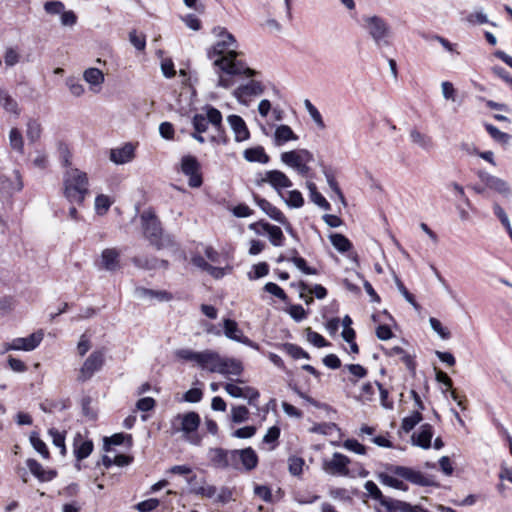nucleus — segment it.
<instances>
[{"instance_id": "obj_45", "label": "nucleus", "mask_w": 512, "mask_h": 512, "mask_svg": "<svg viewBox=\"0 0 512 512\" xmlns=\"http://www.w3.org/2000/svg\"><path fill=\"white\" fill-rule=\"evenodd\" d=\"M112 205V201L108 196L100 194L95 199V210L98 215H104Z\"/></svg>"}, {"instance_id": "obj_55", "label": "nucleus", "mask_w": 512, "mask_h": 512, "mask_svg": "<svg viewBox=\"0 0 512 512\" xmlns=\"http://www.w3.org/2000/svg\"><path fill=\"white\" fill-rule=\"evenodd\" d=\"M264 291L274 295L282 301H287L288 297L285 291L273 282H268L264 285Z\"/></svg>"}, {"instance_id": "obj_15", "label": "nucleus", "mask_w": 512, "mask_h": 512, "mask_svg": "<svg viewBox=\"0 0 512 512\" xmlns=\"http://www.w3.org/2000/svg\"><path fill=\"white\" fill-rule=\"evenodd\" d=\"M237 454L236 465L232 466L233 469H239L240 463L247 470H253L258 464V456L256 452L251 448H245L241 450H234Z\"/></svg>"}, {"instance_id": "obj_39", "label": "nucleus", "mask_w": 512, "mask_h": 512, "mask_svg": "<svg viewBox=\"0 0 512 512\" xmlns=\"http://www.w3.org/2000/svg\"><path fill=\"white\" fill-rule=\"evenodd\" d=\"M304 106H305L308 114L310 115V117L314 121V123L320 129H324L325 128V123L323 121V118H322L320 112L318 111V109L312 104V102L310 100L306 99L304 101Z\"/></svg>"}, {"instance_id": "obj_6", "label": "nucleus", "mask_w": 512, "mask_h": 512, "mask_svg": "<svg viewBox=\"0 0 512 512\" xmlns=\"http://www.w3.org/2000/svg\"><path fill=\"white\" fill-rule=\"evenodd\" d=\"M104 365V353L101 350L93 351L84 361L79 369L77 380L84 383L92 378V376L101 370Z\"/></svg>"}, {"instance_id": "obj_61", "label": "nucleus", "mask_w": 512, "mask_h": 512, "mask_svg": "<svg viewBox=\"0 0 512 512\" xmlns=\"http://www.w3.org/2000/svg\"><path fill=\"white\" fill-rule=\"evenodd\" d=\"M466 21L473 25L474 24L482 25V24H486L489 22L487 15L482 10H476V11L470 13L467 16Z\"/></svg>"}, {"instance_id": "obj_53", "label": "nucleus", "mask_w": 512, "mask_h": 512, "mask_svg": "<svg viewBox=\"0 0 512 512\" xmlns=\"http://www.w3.org/2000/svg\"><path fill=\"white\" fill-rule=\"evenodd\" d=\"M175 355L179 359H182L185 361H192L198 365L200 352H196L191 349H178L175 351Z\"/></svg>"}, {"instance_id": "obj_50", "label": "nucleus", "mask_w": 512, "mask_h": 512, "mask_svg": "<svg viewBox=\"0 0 512 512\" xmlns=\"http://www.w3.org/2000/svg\"><path fill=\"white\" fill-rule=\"evenodd\" d=\"M43 8L45 12L49 15H61L63 10L65 9V5L61 1L51 0L45 2Z\"/></svg>"}, {"instance_id": "obj_47", "label": "nucleus", "mask_w": 512, "mask_h": 512, "mask_svg": "<svg viewBox=\"0 0 512 512\" xmlns=\"http://www.w3.org/2000/svg\"><path fill=\"white\" fill-rule=\"evenodd\" d=\"M304 459L297 456H292L288 459V469L291 475L299 476L303 471Z\"/></svg>"}, {"instance_id": "obj_18", "label": "nucleus", "mask_w": 512, "mask_h": 512, "mask_svg": "<svg viewBox=\"0 0 512 512\" xmlns=\"http://www.w3.org/2000/svg\"><path fill=\"white\" fill-rule=\"evenodd\" d=\"M221 356L212 350H205L200 352V357L198 361V366H200L202 369H206L212 373H218V370H220L219 365L221 361Z\"/></svg>"}, {"instance_id": "obj_31", "label": "nucleus", "mask_w": 512, "mask_h": 512, "mask_svg": "<svg viewBox=\"0 0 512 512\" xmlns=\"http://www.w3.org/2000/svg\"><path fill=\"white\" fill-rule=\"evenodd\" d=\"M84 80L91 85V89L101 86L104 82V74L98 68H88L83 73Z\"/></svg>"}, {"instance_id": "obj_13", "label": "nucleus", "mask_w": 512, "mask_h": 512, "mask_svg": "<svg viewBox=\"0 0 512 512\" xmlns=\"http://www.w3.org/2000/svg\"><path fill=\"white\" fill-rule=\"evenodd\" d=\"M180 171L189 178L188 184L192 188H198L202 185L200 162H181Z\"/></svg>"}, {"instance_id": "obj_28", "label": "nucleus", "mask_w": 512, "mask_h": 512, "mask_svg": "<svg viewBox=\"0 0 512 512\" xmlns=\"http://www.w3.org/2000/svg\"><path fill=\"white\" fill-rule=\"evenodd\" d=\"M136 293H137L138 297H140L142 299H150V300L156 299L160 302L170 301L172 299V295L169 292L164 291V290L156 291V290L147 289V288H137Z\"/></svg>"}, {"instance_id": "obj_17", "label": "nucleus", "mask_w": 512, "mask_h": 512, "mask_svg": "<svg viewBox=\"0 0 512 512\" xmlns=\"http://www.w3.org/2000/svg\"><path fill=\"white\" fill-rule=\"evenodd\" d=\"M253 199L259 208L267 214L271 219L277 221L278 223L285 225L286 217L284 214L274 205H272L269 201L264 198H261L259 195L253 193Z\"/></svg>"}, {"instance_id": "obj_21", "label": "nucleus", "mask_w": 512, "mask_h": 512, "mask_svg": "<svg viewBox=\"0 0 512 512\" xmlns=\"http://www.w3.org/2000/svg\"><path fill=\"white\" fill-rule=\"evenodd\" d=\"M227 122L234 132L236 141H244L249 138V130L245 121L238 115H229Z\"/></svg>"}, {"instance_id": "obj_7", "label": "nucleus", "mask_w": 512, "mask_h": 512, "mask_svg": "<svg viewBox=\"0 0 512 512\" xmlns=\"http://www.w3.org/2000/svg\"><path fill=\"white\" fill-rule=\"evenodd\" d=\"M22 188L23 182L18 170L0 174V194L3 197H11L21 191Z\"/></svg>"}, {"instance_id": "obj_51", "label": "nucleus", "mask_w": 512, "mask_h": 512, "mask_svg": "<svg viewBox=\"0 0 512 512\" xmlns=\"http://www.w3.org/2000/svg\"><path fill=\"white\" fill-rule=\"evenodd\" d=\"M9 141L12 149L22 151L23 149V137L21 132L17 128H12L9 132Z\"/></svg>"}, {"instance_id": "obj_63", "label": "nucleus", "mask_w": 512, "mask_h": 512, "mask_svg": "<svg viewBox=\"0 0 512 512\" xmlns=\"http://www.w3.org/2000/svg\"><path fill=\"white\" fill-rule=\"evenodd\" d=\"M403 502L404 501L386 497L382 500L380 505L385 507L386 512H400V509H402L400 504H403Z\"/></svg>"}, {"instance_id": "obj_60", "label": "nucleus", "mask_w": 512, "mask_h": 512, "mask_svg": "<svg viewBox=\"0 0 512 512\" xmlns=\"http://www.w3.org/2000/svg\"><path fill=\"white\" fill-rule=\"evenodd\" d=\"M160 502L156 498H150L139 502L135 507L139 512H151L159 506Z\"/></svg>"}, {"instance_id": "obj_38", "label": "nucleus", "mask_w": 512, "mask_h": 512, "mask_svg": "<svg viewBox=\"0 0 512 512\" xmlns=\"http://www.w3.org/2000/svg\"><path fill=\"white\" fill-rule=\"evenodd\" d=\"M132 262L138 268L152 270L158 268L159 259L156 257H133Z\"/></svg>"}, {"instance_id": "obj_14", "label": "nucleus", "mask_w": 512, "mask_h": 512, "mask_svg": "<svg viewBox=\"0 0 512 512\" xmlns=\"http://www.w3.org/2000/svg\"><path fill=\"white\" fill-rule=\"evenodd\" d=\"M260 226L268 235L273 246L279 247L283 245L284 235L280 227L272 225L265 221H259L250 224L249 228L259 233L257 227Z\"/></svg>"}, {"instance_id": "obj_40", "label": "nucleus", "mask_w": 512, "mask_h": 512, "mask_svg": "<svg viewBox=\"0 0 512 512\" xmlns=\"http://www.w3.org/2000/svg\"><path fill=\"white\" fill-rule=\"evenodd\" d=\"M379 480L382 484L392 487L394 489L403 491H406L408 489L407 485L403 481L385 473L379 475Z\"/></svg>"}, {"instance_id": "obj_62", "label": "nucleus", "mask_w": 512, "mask_h": 512, "mask_svg": "<svg viewBox=\"0 0 512 512\" xmlns=\"http://www.w3.org/2000/svg\"><path fill=\"white\" fill-rule=\"evenodd\" d=\"M493 212L504 228H508L509 226H511L507 213L497 202L493 203Z\"/></svg>"}, {"instance_id": "obj_33", "label": "nucleus", "mask_w": 512, "mask_h": 512, "mask_svg": "<svg viewBox=\"0 0 512 512\" xmlns=\"http://www.w3.org/2000/svg\"><path fill=\"white\" fill-rule=\"evenodd\" d=\"M308 189L310 192V199L314 204H316L317 206L324 210H330V203L325 199V197L320 192H318L317 187L314 183H308Z\"/></svg>"}, {"instance_id": "obj_49", "label": "nucleus", "mask_w": 512, "mask_h": 512, "mask_svg": "<svg viewBox=\"0 0 512 512\" xmlns=\"http://www.w3.org/2000/svg\"><path fill=\"white\" fill-rule=\"evenodd\" d=\"M30 442L33 448L45 459L49 458V450L46 444L38 437L37 434L33 433L30 436Z\"/></svg>"}, {"instance_id": "obj_34", "label": "nucleus", "mask_w": 512, "mask_h": 512, "mask_svg": "<svg viewBox=\"0 0 512 512\" xmlns=\"http://www.w3.org/2000/svg\"><path fill=\"white\" fill-rule=\"evenodd\" d=\"M275 142L277 144H282L289 140H296L297 136L294 134L292 129L287 125H280L275 130Z\"/></svg>"}, {"instance_id": "obj_20", "label": "nucleus", "mask_w": 512, "mask_h": 512, "mask_svg": "<svg viewBox=\"0 0 512 512\" xmlns=\"http://www.w3.org/2000/svg\"><path fill=\"white\" fill-rule=\"evenodd\" d=\"M478 175L480 179L489 187L490 189H493L497 191L498 193L508 196L511 193V189L508 185V183L500 178H497L495 176L489 175L486 172L479 171Z\"/></svg>"}, {"instance_id": "obj_5", "label": "nucleus", "mask_w": 512, "mask_h": 512, "mask_svg": "<svg viewBox=\"0 0 512 512\" xmlns=\"http://www.w3.org/2000/svg\"><path fill=\"white\" fill-rule=\"evenodd\" d=\"M363 28L378 48L390 45L391 27L385 19L380 16H363Z\"/></svg>"}, {"instance_id": "obj_42", "label": "nucleus", "mask_w": 512, "mask_h": 512, "mask_svg": "<svg viewBox=\"0 0 512 512\" xmlns=\"http://www.w3.org/2000/svg\"><path fill=\"white\" fill-rule=\"evenodd\" d=\"M422 421V414L414 411L410 416L403 418L401 428L406 432H410L418 423Z\"/></svg>"}, {"instance_id": "obj_32", "label": "nucleus", "mask_w": 512, "mask_h": 512, "mask_svg": "<svg viewBox=\"0 0 512 512\" xmlns=\"http://www.w3.org/2000/svg\"><path fill=\"white\" fill-rule=\"evenodd\" d=\"M333 247L340 253H345L352 248L351 241L343 234L333 233L329 235Z\"/></svg>"}, {"instance_id": "obj_64", "label": "nucleus", "mask_w": 512, "mask_h": 512, "mask_svg": "<svg viewBox=\"0 0 512 512\" xmlns=\"http://www.w3.org/2000/svg\"><path fill=\"white\" fill-rule=\"evenodd\" d=\"M288 312H289V315L291 316V318L293 320H295L296 322L302 321L307 316V312L299 304L291 305Z\"/></svg>"}, {"instance_id": "obj_8", "label": "nucleus", "mask_w": 512, "mask_h": 512, "mask_svg": "<svg viewBox=\"0 0 512 512\" xmlns=\"http://www.w3.org/2000/svg\"><path fill=\"white\" fill-rule=\"evenodd\" d=\"M390 471L400 477L403 478L412 484L419 485V486H432L434 485V482L426 477L423 473L420 471L414 470L409 467L405 466H392L390 468Z\"/></svg>"}, {"instance_id": "obj_52", "label": "nucleus", "mask_w": 512, "mask_h": 512, "mask_svg": "<svg viewBox=\"0 0 512 512\" xmlns=\"http://www.w3.org/2000/svg\"><path fill=\"white\" fill-rule=\"evenodd\" d=\"M307 332V340L311 342L314 346L318 348H322L325 346H328L329 343L326 341V339L320 335L317 332L312 331L310 327L306 329Z\"/></svg>"}, {"instance_id": "obj_41", "label": "nucleus", "mask_w": 512, "mask_h": 512, "mask_svg": "<svg viewBox=\"0 0 512 512\" xmlns=\"http://www.w3.org/2000/svg\"><path fill=\"white\" fill-rule=\"evenodd\" d=\"M287 261L292 262L301 272L306 275L318 274L317 269L308 266L306 260L300 256H292L288 258Z\"/></svg>"}, {"instance_id": "obj_2", "label": "nucleus", "mask_w": 512, "mask_h": 512, "mask_svg": "<svg viewBox=\"0 0 512 512\" xmlns=\"http://www.w3.org/2000/svg\"><path fill=\"white\" fill-rule=\"evenodd\" d=\"M238 52L228 48L225 42L219 40L208 50V57L213 61V65L229 75H245L250 78L256 74V71L247 67L246 64L237 60Z\"/></svg>"}, {"instance_id": "obj_35", "label": "nucleus", "mask_w": 512, "mask_h": 512, "mask_svg": "<svg viewBox=\"0 0 512 512\" xmlns=\"http://www.w3.org/2000/svg\"><path fill=\"white\" fill-rule=\"evenodd\" d=\"M0 104L7 112L15 115L19 114L17 102L2 88H0Z\"/></svg>"}, {"instance_id": "obj_46", "label": "nucleus", "mask_w": 512, "mask_h": 512, "mask_svg": "<svg viewBox=\"0 0 512 512\" xmlns=\"http://www.w3.org/2000/svg\"><path fill=\"white\" fill-rule=\"evenodd\" d=\"M249 417V410L247 407L241 405V406H235L231 409V418L234 423H242L248 420Z\"/></svg>"}, {"instance_id": "obj_11", "label": "nucleus", "mask_w": 512, "mask_h": 512, "mask_svg": "<svg viewBox=\"0 0 512 512\" xmlns=\"http://www.w3.org/2000/svg\"><path fill=\"white\" fill-rule=\"evenodd\" d=\"M224 334L227 338L242 343L246 346H249L255 350H259L260 346L256 342L249 339L247 336H244L242 331L239 329L236 321L232 319H224Z\"/></svg>"}, {"instance_id": "obj_3", "label": "nucleus", "mask_w": 512, "mask_h": 512, "mask_svg": "<svg viewBox=\"0 0 512 512\" xmlns=\"http://www.w3.org/2000/svg\"><path fill=\"white\" fill-rule=\"evenodd\" d=\"M63 175V194L70 204L82 205L89 195V179L86 172L66 162Z\"/></svg>"}, {"instance_id": "obj_59", "label": "nucleus", "mask_w": 512, "mask_h": 512, "mask_svg": "<svg viewBox=\"0 0 512 512\" xmlns=\"http://www.w3.org/2000/svg\"><path fill=\"white\" fill-rule=\"evenodd\" d=\"M286 203L293 208H300L304 204L302 194L298 190H292L288 193Z\"/></svg>"}, {"instance_id": "obj_56", "label": "nucleus", "mask_w": 512, "mask_h": 512, "mask_svg": "<svg viewBox=\"0 0 512 512\" xmlns=\"http://www.w3.org/2000/svg\"><path fill=\"white\" fill-rule=\"evenodd\" d=\"M364 488L368 492L369 496H371L373 499L377 500L379 503H381L382 500L386 498L382 494V492L378 488V486L373 481H371V480L367 481L364 484Z\"/></svg>"}, {"instance_id": "obj_37", "label": "nucleus", "mask_w": 512, "mask_h": 512, "mask_svg": "<svg viewBox=\"0 0 512 512\" xmlns=\"http://www.w3.org/2000/svg\"><path fill=\"white\" fill-rule=\"evenodd\" d=\"M41 133H42L41 124L35 119H30L27 122V129H26L27 139L30 142L34 143L40 139Z\"/></svg>"}, {"instance_id": "obj_44", "label": "nucleus", "mask_w": 512, "mask_h": 512, "mask_svg": "<svg viewBox=\"0 0 512 512\" xmlns=\"http://www.w3.org/2000/svg\"><path fill=\"white\" fill-rule=\"evenodd\" d=\"M244 158L245 160H269L264 148L261 146L246 149L244 151Z\"/></svg>"}, {"instance_id": "obj_26", "label": "nucleus", "mask_w": 512, "mask_h": 512, "mask_svg": "<svg viewBox=\"0 0 512 512\" xmlns=\"http://www.w3.org/2000/svg\"><path fill=\"white\" fill-rule=\"evenodd\" d=\"M93 451V442L91 440H83L78 434L74 439V453L77 460L87 458Z\"/></svg>"}, {"instance_id": "obj_4", "label": "nucleus", "mask_w": 512, "mask_h": 512, "mask_svg": "<svg viewBox=\"0 0 512 512\" xmlns=\"http://www.w3.org/2000/svg\"><path fill=\"white\" fill-rule=\"evenodd\" d=\"M140 219L145 237L149 240L151 245L156 247V249L161 250L175 245V242L170 235L163 234L161 222L154 211H143Z\"/></svg>"}, {"instance_id": "obj_57", "label": "nucleus", "mask_w": 512, "mask_h": 512, "mask_svg": "<svg viewBox=\"0 0 512 512\" xmlns=\"http://www.w3.org/2000/svg\"><path fill=\"white\" fill-rule=\"evenodd\" d=\"M429 323L432 330L436 332L442 339L446 340L450 338V332L442 326V323L438 319L431 317L429 319Z\"/></svg>"}, {"instance_id": "obj_29", "label": "nucleus", "mask_w": 512, "mask_h": 512, "mask_svg": "<svg viewBox=\"0 0 512 512\" xmlns=\"http://www.w3.org/2000/svg\"><path fill=\"white\" fill-rule=\"evenodd\" d=\"M181 419V430L185 433L196 431L200 425V417L196 412H188Z\"/></svg>"}, {"instance_id": "obj_10", "label": "nucleus", "mask_w": 512, "mask_h": 512, "mask_svg": "<svg viewBox=\"0 0 512 512\" xmlns=\"http://www.w3.org/2000/svg\"><path fill=\"white\" fill-rule=\"evenodd\" d=\"M350 460L347 456L335 452L331 460L323 462V470L331 475L347 476L349 474L348 464Z\"/></svg>"}, {"instance_id": "obj_54", "label": "nucleus", "mask_w": 512, "mask_h": 512, "mask_svg": "<svg viewBox=\"0 0 512 512\" xmlns=\"http://www.w3.org/2000/svg\"><path fill=\"white\" fill-rule=\"evenodd\" d=\"M395 284L399 290V292L403 295V297L405 298V300L407 302H409L414 308L418 309L419 308V305L418 303L416 302L415 300V297L413 294H411L407 288L404 286V284L402 283V281L397 277L395 276Z\"/></svg>"}, {"instance_id": "obj_43", "label": "nucleus", "mask_w": 512, "mask_h": 512, "mask_svg": "<svg viewBox=\"0 0 512 512\" xmlns=\"http://www.w3.org/2000/svg\"><path fill=\"white\" fill-rule=\"evenodd\" d=\"M283 349L293 359H299V358L309 359L310 358L309 354L296 344L285 343V344H283Z\"/></svg>"}, {"instance_id": "obj_58", "label": "nucleus", "mask_w": 512, "mask_h": 512, "mask_svg": "<svg viewBox=\"0 0 512 512\" xmlns=\"http://www.w3.org/2000/svg\"><path fill=\"white\" fill-rule=\"evenodd\" d=\"M66 85L73 96L80 97L84 94V86L79 82V80L75 78H68L66 80Z\"/></svg>"}, {"instance_id": "obj_36", "label": "nucleus", "mask_w": 512, "mask_h": 512, "mask_svg": "<svg viewBox=\"0 0 512 512\" xmlns=\"http://www.w3.org/2000/svg\"><path fill=\"white\" fill-rule=\"evenodd\" d=\"M314 154L306 149L292 150L284 152L281 155V160H313Z\"/></svg>"}, {"instance_id": "obj_16", "label": "nucleus", "mask_w": 512, "mask_h": 512, "mask_svg": "<svg viewBox=\"0 0 512 512\" xmlns=\"http://www.w3.org/2000/svg\"><path fill=\"white\" fill-rule=\"evenodd\" d=\"M100 268L114 272L120 268V251L116 248H106L101 253Z\"/></svg>"}, {"instance_id": "obj_27", "label": "nucleus", "mask_w": 512, "mask_h": 512, "mask_svg": "<svg viewBox=\"0 0 512 512\" xmlns=\"http://www.w3.org/2000/svg\"><path fill=\"white\" fill-rule=\"evenodd\" d=\"M409 138H410V142L413 145H415L423 150H428L433 145L431 137L429 135L421 132L417 128H412L410 130Z\"/></svg>"}, {"instance_id": "obj_19", "label": "nucleus", "mask_w": 512, "mask_h": 512, "mask_svg": "<svg viewBox=\"0 0 512 512\" xmlns=\"http://www.w3.org/2000/svg\"><path fill=\"white\" fill-rule=\"evenodd\" d=\"M269 182L275 189L288 188L292 186V182L289 178L281 171L271 170L265 173V177L257 181V184Z\"/></svg>"}, {"instance_id": "obj_48", "label": "nucleus", "mask_w": 512, "mask_h": 512, "mask_svg": "<svg viewBox=\"0 0 512 512\" xmlns=\"http://www.w3.org/2000/svg\"><path fill=\"white\" fill-rule=\"evenodd\" d=\"M49 434L52 437L53 444L56 447L60 448L61 455H65L66 454L65 435L55 428H51L49 430Z\"/></svg>"}, {"instance_id": "obj_9", "label": "nucleus", "mask_w": 512, "mask_h": 512, "mask_svg": "<svg viewBox=\"0 0 512 512\" xmlns=\"http://www.w3.org/2000/svg\"><path fill=\"white\" fill-rule=\"evenodd\" d=\"M234 450H225L223 448H211L208 457L212 465L216 468L226 469L236 465V455Z\"/></svg>"}, {"instance_id": "obj_12", "label": "nucleus", "mask_w": 512, "mask_h": 512, "mask_svg": "<svg viewBox=\"0 0 512 512\" xmlns=\"http://www.w3.org/2000/svg\"><path fill=\"white\" fill-rule=\"evenodd\" d=\"M43 339L42 333H33L25 338H15L11 343H6L4 350H24L31 351L35 349Z\"/></svg>"}, {"instance_id": "obj_23", "label": "nucleus", "mask_w": 512, "mask_h": 512, "mask_svg": "<svg viewBox=\"0 0 512 512\" xmlns=\"http://www.w3.org/2000/svg\"><path fill=\"white\" fill-rule=\"evenodd\" d=\"M218 373L222 375H236L239 376L243 372L242 363L234 358L222 357L219 365Z\"/></svg>"}, {"instance_id": "obj_24", "label": "nucleus", "mask_w": 512, "mask_h": 512, "mask_svg": "<svg viewBox=\"0 0 512 512\" xmlns=\"http://www.w3.org/2000/svg\"><path fill=\"white\" fill-rule=\"evenodd\" d=\"M433 437V427L430 424H423L420 428L417 436H412L413 444L423 448L428 449L431 446V440Z\"/></svg>"}, {"instance_id": "obj_30", "label": "nucleus", "mask_w": 512, "mask_h": 512, "mask_svg": "<svg viewBox=\"0 0 512 512\" xmlns=\"http://www.w3.org/2000/svg\"><path fill=\"white\" fill-rule=\"evenodd\" d=\"M135 146L132 143H126L121 148L110 151V160H129L135 157Z\"/></svg>"}, {"instance_id": "obj_1", "label": "nucleus", "mask_w": 512, "mask_h": 512, "mask_svg": "<svg viewBox=\"0 0 512 512\" xmlns=\"http://www.w3.org/2000/svg\"><path fill=\"white\" fill-rule=\"evenodd\" d=\"M206 114H195L192 118L194 132L192 137L200 143L220 142L224 140L221 112L212 107L205 108Z\"/></svg>"}, {"instance_id": "obj_25", "label": "nucleus", "mask_w": 512, "mask_h": 512, "mask_svg": "<svg viewBox=\"0 0 512 512\" xmlns=\"http://www.w3.org/2000/svg\"><path fill=\"white\" fill-rule=\"evenodd\" d=\"M263 93L262 84L258 81L251 80L249 83L245 85L239 86L234 91V96L238 99L249 96H257Z\"/></svg>"}, {"instance_id": "obj_22", "label": "nucleus", "mask_w": 512, "mask_h": 512, "mask_svg": "<svg viewBox=\"0 0 512 512\" xmlns=\"http://www.w3.org/2000/svg\"><path fill=\"white\" fill-rule=\"evenodd\" d=\"M26 465L30 472L40 481H51L57 475L55 470H45L35 459H28Z\"/></svg>"}]
</instances>
